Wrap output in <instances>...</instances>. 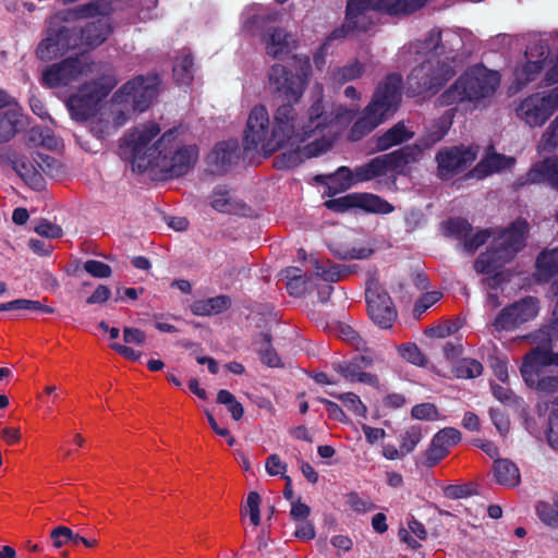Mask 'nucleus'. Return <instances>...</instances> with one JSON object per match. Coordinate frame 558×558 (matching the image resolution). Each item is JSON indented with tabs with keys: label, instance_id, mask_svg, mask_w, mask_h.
<instances>
[{
	"label": "nucleus",
	"instance_id": "nucleus-1",
	"mask_svg": "<svg viewBox=\"0 0 558 558\" xmlns=\"http://www.w3.org/2000/svg\"><path fill=\"white\" fill-rule=\"evenodd\" d=\"M342 107H327V109ZM277 107L270 122L266 107H254L251 111L243 136L246 151L269 156L279 149L275 159L277 168H293L305 159L316 157L330 147L331 137L350 120L347 114L326 107Z\"/></svg>",
	"mask_w": 558,
	"mask_h": 558
},
{
	"label": "nucleus",
	"instance_id": "nucleus-2",
	"mask_svg": "<svg viewBox=\"0 0 558 558\" xmlns=\"http://www.w3.org/2000/svg\"><path fill=\"white\" fill-rule=\"evenodd\" d=\"M119 154L138 172L151 170L181 177L195 165L198 149L186 144L177 129L161 133L157 122L148 121L133 126L123 135Z\"/></svg>",
	"mask_w": 558,
	"mask_h": 558
},
{
	"label": "nucleus",
	"instance_id": "nucleus-3",
	"mask_svg": "<svg viewBox=\"0 0 558 558\" xmlns=\"http://www.w3.org/2000/svg\"><path fill=\"white\" fill-rule=\"evenodd\" d=\"M440 39L441 32L434 28L423 43L409 47V52L414 50L416 54H430L426 61L414 68L408 76L407 93L409 95L425 98L428 94H436L454 75L452 66L438 59V56L445 50L444 46L440 45Z\"/></svg>",
	"mask_w": 558,
	"mask_h": 558
},
{
	"label": "nucleus",
	"instance_id": "nucleus-4",
	"mask_svg": "<svg viewBox=\"0 0 558 558\" xmlns=\"http://www.w3.org/2000/svg\"><path fill=\"white\" fill-rule=\"evenodd\" d=\"M527 228L525 220L518 219L502 230L494 238L489 248L477 257L474 263L475 270L490 275L502 268L524 246Z\"/></svg>",
	"mask_w": 558,
	"mask_h": 558
},
{
	"label": "nucleus",
	"instance_id": "nucleus-5",
	"mask_svg": "<svg viewBox=\"0 0 558 558\" xmlns=\"http://www.w3.org/2000/svg\"><path fill=\"white\" fill-rule=\"evenodd\" d=\"M553 293L557 296V303L553 312L554 319L533 335V340L537 347L524 355L520 368L524 381L539 376L542 369L546 366H558V353L550 349L553 341L558 340V284Z\"/></svg>",
	"mask_w": 558,
	"mask_h": 558
},
{
	"label": "nucleus",
	"instance_id": "nucleus-6",
	"mask_svg": "<svg viewBox=\"0 0 558 558\" xmlns=\"http://www.w3.org/2000/svg\"><path fill=\"white\" fill-rule=\"evenodd\" d=\"M311 71L308 57L294 56L292 70L279 63L270 68L269 88L278 98L288 102H296L305 90Z\"/></svg>",
	"mask_w": 558,
	"mask_h": 558
},
{
	"label": "nucleus",
	"instance_id": "nucleus-7",
	"mask_svg": "<svg viewBox=\"0 0 558 558\" xmlns=\"http://www.w3.org/2000/svg\"><path fill=\"white\" fill-rule=\"evenodd\" d=\"M499 74L484 66L468 70L445 94V105H460L474 101L493 94L499 85Z\"/></svg>",
	"mask_w": 558,
	"mask_h": 558
},
{
	"label": "nucleus",
	"instance_id": "nucleus-8",
	"mask_svg": "<svg viewBox=\"0 0 558 558\" xmlns=\"http://www.w3.org/2000/svg\"><path fill=\"white\" fill-rule=\"evenodd\" d=\"M70 117L85 123L97 137L102 138L124 125L130 110L121 107H66Z\"/></svg>",
	"mask_w": 558,
	"mask_h": 558
},
{
	"label": "nucleus",
	"instance_id": "nucleus-9",
	"mask_svg": "<svg viewBox=\"0 0 558 558\" xmlns=\"http://www.w3.org/2000/svg\"><path fill=\"white\" fill-rule=\"evenodd\" d=\"M326 111H330L331 109H325ZM333 111L341 112V114H348L350 117L349 122L341 129L339 132H337L332 137L330 145L332 144L333 140L340 132L347 128L352 121L355 116L356 120L354 121L349 138L351 141H359L363 138L365 135L371 133L375 128H377L379 124L388 120L393 113L395 110H392V107H364L362 111H360L357 114L353 112L348 107H342L341 109H332Z\"/></svg>",
	"mask_w": 558,
	"mask_h": 558
},
{
	"label": "nucleus",
	"instance_id": "nucleus-10",
	"mask_svg": "<svg viewBox=\"0 0 558 558\" xmlns=\"http://www.w3.org/2000/svg\"><path fill=\"white\" fill-rule=\"evenodd\" d=\"M377 1L374 0H349L347 4L345 23L335 29L329 39H338L349 36L353 32H365L374 23V15Z\"/></svg>",
	"mask_w": 558,
	"mask_h": 558
},
{
	"label": "nucleus",
	"instance_id": "nucleus-11",
	"mask_svg": "<svg viewBox=\"0 0 558 558\" xmlns=\"http://www.w3.org/2000/svg\"><path fill=\"white\" fill-rule=\"evenodd\" d=\"M160 92L157 75L137 76L126 82L113 96L114 105H145L153 101Z\"/></svg>",
	"mask_w": 558,
	"mask_h": 558
},
{
	"label": "nucleus",
	"instance_id": "nucleus-12",
	"mask_svg": "<svg viewBox=\"0 0 558 558\" xmlns=\"http://www.w3.org/2000/svg\"><path fill=\"white\" fill-rule=\"evenodd\" d=\"M76 47H78V33L76 28L65 26L50 27L46 37L39 43L36 56L43 61H49L63 56L70 49Z\"/></svg>",
	"mask_w": 558,
	"mask_h": 558
},
{
	"label": "nucleus",
	"instance_id": "nucleus-13",
	"mask_svg": "<svg viewBox=\"0 0 558 558\" xmlns=\"http://www.w3.org/2000/svg\"><path fill=\"white\" fill-rule=\"evenodd\" d=\"M365 295L371 319L380 328H390L397 318V312L388 293L372 279L366 284Z\"/></svg>",
	"mask_w": 558,
	"mask_h": 558
},
{
	"label": "nucleus",
	"instance_id": "nucleus-14",
	"mask_svg": "<svg viewBox=\"0 0 558 558\" xmlns=\"http://www.w3.org/2000/svg\"><path fill=\"white\" fill-rule=\"evenodd\" d=\"M539 311V303L536 298L526 296L501 310L494 320L496 330H514L520 325L534 319Z\"/></svg>",
	"mask_w": 558,
	"mask_h": 558
},
{
	"label": "nucleus",
	"instance_id": "nucleus-15",
	"mask_svg": "<svg viewBox=\"0 0 558 558\" xmlns=\"http://www.w3.org/2000/svg\"><path fill=\"white\" fill-rule=\"evenodd\" d=\"M87 71L88 63L83 57H70L47 66L43 72L41 83L50 88L66 86Z\"/></svg>",
	"mask_w": 558,
	"mask_h": 558
},
{
	"label": "nucleus",
	"instance_id": "nucleus-16",
	"mask_svg": "<svg viewBox=\"0 0 558 558\" xmlns=\"http://www.w3.org/2000/svg\"><path fill=\"white\" fill-rule=\"evenodd\" d=\"M476 158V153L471 147H450L441 149L436 155L438 174L448 180L468 169Z\"/></svg>",
	"mask_w": 558,
	"mask_h": 558
},
{
	"label": "nucleus",
	"instance_id": "nucleus-17",
	"mask_svg": "<svg viewBox=\"0 0 558 558\" xmlns=\"http://www.w3.org/2000/svg\"><path fill=\"white\" fill-rule=\"evenodd\" d=\"M423 146L420 143L408 145L392 153L384 154L383 158L387 175H405L410 166L417 162L423 154Z\"/></svg>",
	"mask_w": 558,
	"mask_h": 558
},
{
	"label": "nucleus",
	"instance_id": "nucleus-18",
	"mask_svg": "<svg viewBox=\"0 0 558 558\" xmlns=\"http://www.w3.org/2000/svg\"><path fill=\"white\" fill-rule=\"evenodd\" d=\"M461 440V433L453 427H446L436 433L432 439V444L425 453L426 463L435 465L441 461L448 453L450 448Z\"/></svg>",
	"mask_w": 558,
	"mask_h": 558
},
{
	"label": "nucleus",
	"instance_id": "nucleus-19",
	"mask_svg": "<svg viewBox=\"0 0 558 558\" xmlns=\"http://www.w3.org/2000/svg\"><path fill=\"white\" fill-rule=\"evenodd\" d=\"M266 53L280 59L296 48V38L292 33L280 27H270L263 37Z\"/></svg>",
	"mask_w": 558,
	"mask_h": 558
},
{
	"label": "nucleus",
	"instance_id": "nucleus-20",
	"mask_svg": "<svg viewBox=\"0 0 558 558\" xmlns=\"http://www.w3.org/2000/svg\"><path fill=\"white\" fill-rule=\"evenodd\" d=\"M116 84L117 81L111 76L104 77L101 81L84 84L72 97L69 105H73L74 101L77 105H99V102L109 95Z\"/></svg>",
	"mask_w": 558,
	"mask_h": 558
},
{
	"label": "nucleus",
	"instance_id": "nucleus-21",
	"mask_svg": "<svg viewBox=\"0 0 558 558\" xmlns=\"http://www.w3.org/2000/svg\"><path fill=\"white\" fill-rule=\"evenodd\" d=\"M526 183H547L553 187H558V155L535 163L524 180H518L515 185L521 186Z\"/></svg>",
	"mask_w": 558,
	"mask_h": 558
},
{
	"label": "nucleus",
	"instance_id": "nucleus-22",
	"mask_svg": "<svg viewBox=\"0 0 558 558\" xmlns=\"http://www.w3.org/2000/svg\"><path fill=\"white\" fill-rule=\"evenodd\" d=\"M534 52L538 53L541 58L535 61L529 60L523 66L517 69L514 72V77L518 84L517 88L534 81L544 66L548 56V49L543 45L530 47L526 51V57L534 56Z\"/></svg>",
	"mask_w": 558,
	"mask_h": 558
},
{
	"label": "nucleus",
	"instance_id": "nucleus-23",
	"mask_svg": "<svg viewBox=\"0 0 558 558\" xmlns=\"http://www.w3.org/2000/svg\"><path fill=\"white\" fill-rule=\"evenodd\" d=\"M109 17L102 16L97 21L87 23L78 33V46L90 48L101 45L111 33Z\"/></svg>",
	"mask_w": 558,
	"mask_h": 558
},
{
	"label": "nucleus",
	"instance_id": "nucleus-24",
	"mask_svg": "<svg viewBox=\"0 0 558 558\" xmlns=\"http://www.w3.org/2000/svg\"><path fill=\"white\" fill-rule=\"evenodd\" d=\"M401 76L390 74L380 82L369 105H398L401 100Z\"/></svg>",
	"mask_w": 558,
	"mask_h": 558
},
{
	"label": "nucleus",
	"instance_id": "nucleus-25",
	"mask_svg": "<svg viewBox=\"0 0 558 558\" xmlns=\"http://www.w3.org/2000/svg\"><path fill=\"white\" fill-rule=\"evenodd\" d=\"M515 159L495 151L487 153L481 162L471 171V175L477 179L510 169L514 166Z\"/></svg>",
	"mask_w": 558,
	"mask_h": 558
},
{
	"label": "nucleus",
	"instance_id": "nucleus-26",
	"mask_svg": "<svg viewBox=\"0 0 558 558\" xmlns=\"http://www.w3.org/2000/svg\"><path fill=\"white\" fill-rule=\"evenodd\" d=\"M340 173H345L350 179L353 178L355 181H359V183L367 182L379 177H387L383 155L371 159L364 165L355 167L354 170L342 167Z\"/></svg>",
	"mask_w": 558,
	"mask_h": 558
},
{
	"label": "nucleus",
	"instance_id": "nucleus-27",
	"mask_svg": "<svg viewBox=\"0 0 558 558\" xmlns=\"http://www.w3.org/2000/svg\"><path fill=\"white\" fill-rule=\"evenodd\" d=\"M29 125V118L14 108L0 116V143L9 142Z\"/></svg>",
	"mask_w": 558,
	"mask_h": 558
},
{
	"label": "nucleus",
	"instance_id": "nucleus-28",
	"mask_svg": "<svg viewBox=\"0 0 558 558\" xmlns=\"http://www.w3.org/2000/svg\"><path fill=\"white\" fill-rule=\"evenodd\" d=\"M239 144L234 140L218 143L208 155V162L216 167L217 172H223L238 158Z\"/></svg>",
	"mask_w": 558,
	"mask_h": 558
},
{
	"label": "nucleus",
	"instance_id": "nucleus-29",
	"mask_svg": "<svg viewBox=\"0 0 558 558\" xmlns=\"http://www.w3.org/2000/svg\"><path fill=\"white\" fill-rule=\"evenodd\" d=\"M2 157L12 166L13 170L27 183L39 185L41 175L38 173L35 162L20 157L15 150H7Z\"/></svg>",
	"mask_w": 558,
	"mask_h": 558
},
{
	"label": "nucleus",
	"instance_id": "nucleus-30",
	"mask_svg": "<svg viewBox=\"0 0 558 558\" xmlns=\"http://www.w3.org/2000/svg\"><path fill=\"white\" fill-rule=\"evenodd\" d=\"M24 145L28 149L43 147L56 150L60 146V140L48 128L32 126L24 136Z\"/></svg>",
	"mask_w": 558,
	"mask_h": 558
},
{
	"label": "nucleus",
	"instance_id": "nucleus-31",
	"mask_svg": "<svg viewBox=\"0 0 558 558\" xmlns=\"http://www.w3.org/2000/svg\"><path fill=\"white\" fill-rule=\"evenodd\" d=\"M414 134V131L409 129L404 122H398L376 138V149L379 151L388 150L393 146L410 141Z\"/></svg>",
	"mask_w": 558,
	"mask_h": 558
},
{
	"label": "nucleus",
	"instance_id": "nucleus-32",
	"mask_svg": "<svg viewBox=\"0 0 558 558\" xmlns=\"http://www.w3.org/2000/svg\"><path fill=\"white\" fill-rule=\"evenodd\" d=\"M496 482L506 487H515L520 483L518 466L508 459H496L493 466Z\"/></svg>",
	"mask_w": 558,
	"mask_h": 558
},
{
	"label": "nucleus",
	"instance_id": "nucleus-33",
	"mask_svg": "<svg viewBox=\"0 0 558 558\" xmlns=\"http://www.w3.org/2000/svg\"><path fill=\"white\" fill-rule=\"evenodd\" d=\"M231 305V300L227 295H218L207 300L193 302L191 311L197 316L217 315L227 311Z\"/></svg>",
	"mask_w": 558,
	"mask_h": 558
},
{
	"label": "nucleus",
	"instance_id": "nucleus-34",
	"mask_svg": "<svg viewBox=\"0 0 558 558\" xmlns=\"http://www.w3.org/2000/svg\"><path fill=\"white\" fill-rule=\"evenodd\" d=\"M308 263L314 269L315 276L324 281L337 282L347 276V270L344 268L331 263L329 259L311 257Z\"/></svg>",
	"mask_w": 558,
	"mask_h": 558
},
{
	"label": "nucleus",
	"instance_id": "nucleus-35",
	"mask_svg": "<svg viewBox=\"0 0 558 558\" xmlns=\"http://www.w3.org/2000/svg\"><path fill=\"white\" fill-rule=\"evenodd\" d=\"M355 208L384 215L390 214L395 209L390 203L372 193H355Z\"/></svg>",
	"mask_w": 558,
	"mask_h": 558
},
{
	"label": "nucleus",
	"instance_id": "nucleus-36",
	"mask_svg": "<svg viewBox=\"0 0 558 558\" xmlns=\"http://www.w3.org/2000/svg\"><path fill=\"white\" fill-rule=\"evenodd\" d=\"M427 0H378L377 8L390 15L410 14L426 3Z\"/></svg>",
	"mask_w": 558,
	"mask_h": 558
},
{
	"label": "nucleus",
	"instance_id": "nucleus-37",
	"mask_svg": "<svg viewBox=\"0 0 558 558\" xmlns=\"http://www.w3.org/2000/svg\"><path fill=\"white\" fill-rule=\"evenodd\" d=\"M558 272V247L543 251L536 259V277L547 281Z\"/></svg>",
	"mask_w": 558,
	"mask_h": 558
},
{
	"label": "nucleus",
	"instance_id": "nucleus-38",
	"mask_svg": "<svg viewBox=\"0 0 558 558\" xmlns=\"http://www.w3.org/2000/svg\"><path fill=\"white\" fill-rule=\"evenodd\" d=\"M280 276L286 281L287 290L291 295L301 296L306 292L308 279L303 276L300 268L287 267L281 270Z\"/></svg>",
	"mask_w": 558,
	"mask_h": 558
},
{
	"label": "nucleus",
	"instance_id": "nucleus-39",
	"mask_svg": "<svg viewBox=\"0 0 558 558\" xmlns=\"http://www.w3.org/2000/svg\"><path fill=\"white\" fill-rule=\"evenodd\" d=\"M173 77L178 84L189 85L194 77V62L190 52L182 51L173 65Z\"/></svg>",
	"mask_w": 558,
	"mask_h": 558
},
{
	"label": "nucleus",
	"instance_id": "nucleus-40",
	"mask_svg": "<svg viewBox=\"0 0 558 558\" xmlns=\"http://www.w3.org/2000/svg\"><path fill=\"white\" fill-rule=\"evenodd\" d=\"M554 107H518L517 116L524 119L530 126L544 124L553 114Z\"/></svg>",
	"mask_w": 558,
	"mask_h": 558
},
{
	"label": "nucleus",
	"instance_id": "nucleus-41",
	"mask_svg": "<svg viewBox=\"0 0 558 558\" xmlns=\"http://www.w3.org/2000/svg\"><path fill=\"white\" fill-rule=\"evenodd\" d=\"M526 385L544 396H556L558 403V375L536 376L525 380Z\"/></svg>",
	"mask_w": 558,
	"mask_h": 558
},
{
	"label": "nucleus",
	"instance_id": "nucleus-42",
	"mask_svg": "<svg viewBox=\"0 0 558 558\" xmlns=\"http://www.w3.org/2000/svg\"><path fill=\"white\" fill-rule=\"evenodd\" d=\"M422 425L414 424L404 429L400 436V450L403 454L412 452L423 438Z\"/></svg>",
	"mask_w": 558,
	"mask_h": 558
},
{
	"label": "nucleus",
	"instance_id": "nucleus-43",
	"mask_svg": "<svg viewBox=\"0 0 558 558\" xmlns=\"http://www.w3.org/2000/svg\"><path fill=\"white\" fill-rule=\"evenodd\" d=\"M482 372L483 365L474 359H461L453 365V373L458 378H475L478 377Z\"/></svg>",
	"mask_w": 558,
	"mask_h": 558
},
{
	"label": "nucleus",
	"instance_id": "nucleus-44",
	"mask_svg": "<svg viewBox=\"0 0 558 558\" xmlns=\"http://www.w3.org/2000/svg\"><path fill=\"white\" fill-rule=\"evenodd\" d=\"M452 113H447L434 124L438 129V133H427L418 141L424 149L432 147L447 134L452 124Z\"/></svg>",
	"mask_w": 558,
	"mask_h": 558
},
{
	"label": "nucleus",
	"instance_id": "nucleus-45",
	"mask_svg": "<svg viewBox=\"0 0 558 558\" xmlns=\"http://www.w3.org/2000/svg\"><path fill=\"white\" fill-rule=\"evenodd\" d=\"M217 402L227 407L233 420L239 421L244 414L243 405L228 390L221 389L217 395Z\"/></svg>",
	"mask_w": 558,
	"mask_h": 558
},
{
	"label": "nucleus",
	"instance_id": "nucleus-46",
	"mask_svg": "<svg viewBox=\"0 0 558 558\" xmlns=\"http://www.w3.org/2000/svg\"><path fill=\"white\" fill-rule=\"evenodd\" d=\"M330 396L342 401L344 407L351 411L354 415L365 417L367 413L366 405L361 401L360 397L353 392L345 393H330Z\"/></svg>",
	"mask_w": 558,
	"mask_h": 558
},
{
	"label": "nucleus",
	"instance_id": "nucleus-47",
	"mask_svg": "<svg viewBox=\"0 0 558 558\" xmlns=\"http://www.w3.org/2000/svg\"><path fill=\"white\" fill-rule=\"evenodd\" d=\"M9 307H11V311H33L40 312L44 314L54 313L53 307L45 305L37 300L16 299L9 302Z\"/></svg>",
	"mask_w": 558,
	"mask_h": 558
},
{
	"label": "nucleus",
	"instance_id": "nucleus-48",
	"mask_svg": "<svg viewBox=\"0 0 558 558\" xmlns=\"http://www.w3.org/2000/svg\"><path fill=\"white\" fill-rule=\"evenodd\" d=\"M444 228L448 235H453L457 239L465 241V238L470 235L472 231L471 225L462 218L449 219Z\"/></svg>",
	"mask_w": 558,
	"mask_h": 558
},
{
	"label": "nucleus",
	"instance_id": "nucleus-49",
	"mask_svg": "<svg viewBox=\"0 0 558 558\" xmlns=\"http://www.w3.org/2000/svg\"><path fill=\"white\" fill-rule=\"evenodd\" d=\"M536 513L542 522L549 526H558V502H539Z\"/></svg>",
	"mask_w": 558,
	"mask_h": 558
},
{
	"label": "nucleus",
	"instance_id": "nucleus-50",
	"mask_svg": "<svg viewBox=\"0 0 558 558\" xmlns=\"http://www.w3.org/2000/svg\"><path fill=\"white\" fill-rule=\"evenodd\" d=\"M211 207L220 213L231 214L235 209L232 198L229 197L228 191L217 189L211 196Z\"/></svg>",
	"mask_w": 558,
	"mask_h": 558
},
{
	"label": "nucleus",
	"instance_id": "nucleus-51",
	"mask_svg": "<svg viewBox=\"0 0 558 558\" xmlns=\"http://www.w3.org/2000/svg\"><path fill=\"white\" fill-rule=\"evenodd\" d=\"M411 415L415 420L420 421H438L440 414L435 404L425 402L416 404L411 410Z\"/></svg>",
	"mask_w": 558,
	"mask_h": 558
},
{
	"label": "nucleus",
	"instance_id": "nucleus-52",
	"mask_svg": "<svg viewBox=\"0 0 558 558\" xmlns=\"http://www.w3.org/2000/svg\"><path fill=\"white\" fill-rule=\"evenodd\" d=\"M34 162L36 168L38 169V173L40 172L47 175H54L59 169V162L57 159L49 155H45L41 153H37L36 157H34Z\"/></svg>",
	"mask_w": 558,
	"mask_h": 558
},
{
	"label": "nucleus",
	"instance_id": "nucleus-53",
	"mask_svg": "<svg viewBox=\"0 0 558 558\" xmlns=\"http://www.w3.org/2000/svg\"><path fill=\"white\" fill-rule=\"evenodd\" d=\"M399 354L408 362L422 366L425 364V356L414 343H405L399 347Z\"/></svg>",
	"mask_w": 558,
	"mask_h": 558
},
{
	"label": "nucleus",
	"instance_id": "nucleus-54",
	"mask_svg": "<svg viewBox=\"0 0 558 558\" xmlns=\"http://www.w3.org/2000/svg\"><path fill=\"white\" fill-rule=\"evenodd\" d=\"M264 338V347L259 349V355L263 363L270 367L280 366V357L277 352L270 347V336L268 333H263Z\"/></svg>",
	"mask_w": 558,
	"mask_h": 558
},
{
	"label": "nucleus",
	"instance_id": "nucleus-55",
	"mask_svg": "<svg viewBox=\"0 0 558 558\" xmlns=\"http://www.w3.org/2000/svg\"><path fill=\"white\" fill-rule=\"evenodd\" d=\"M325 206L328 209L343 213L349 209L355 208V193H351L338 198H332L325 202Z\"/></svg>",
	"mask_w": 558,
	"mask_h": 558
},
{
	"label": "nucleus",
	"instance_id": "nucleus-56",
	"mask_svg": "<svg viewBox=\"0 0 558 558\" xmlns=\"http://www.w3.org/2000/svg\"><path fill=\"white\" fill-rule=\"evenodd\" d=\"M84 269L95 278H108L112 272L109 265L96 259H89L85 262Z\"/></svg>",
	"mask_w": 558,
	"mask_h": 558
},
{
	"label": "nucleus",
	"instance_id": "nucleus-57",
	"mask_svg": "<svg viewBox=\"0 0 558 558\" xmlns=\"http://www.w3.org/2000/svg\"><path fill=\"white\" fill-rule=\"evenodd\" d=\"M259 505L260 496L256 492H251L247 495L244 510L245 512H248L250 520L254 525H258L260 523Z\"/></svg>",
	"mask_w": 558,
	"mask_h": 558
},
{
	"label": "nucleus",
	"instance_id": "nucleus-58",
	"mask_svg": "<svg viewBox=\"0 0 558 558\" xmlns=\"http://www.w3.org/2000/svg\"><path fill=\"white\" fill-rule=\"evenodd\" d=\"M364 66L359 61H354L343 68H340L336 72V77L342 81H352L360 77L363 74Z\"/></svg>",
	"mask_w": 558,
	"mask_h": 558
},
{
	"label": "nucleus",
	"instance_id": "nucleus-59",
	"mask_svg": "<svg viewBox=\"0 0 558 558\" xmlns=\"http://www.w3.org/2000/svg\"><path fill=\"white\" fill-rule=\"evenodd\" d=\"M50 537L53 546L60 548L68 543H73L74 532L61 525L51 531Z\"/></svg>",
	"mask_w": 558,
	"mask_h": 558
},
{
	"label": "nucleus",
	"instance_id": "nucleus-60",
	"mask_svg": "<svg viewBox=\"0 0 558 558\" xmlns=\"http://www.w3.org/2000/svg\"><path fill=\"white\" fill-rule=\"evenodd\" d=\"M490 236V232L488 230H482L476 232L473 235H469L465 238V241L463 243L464 250L473 253L475 252L480 246H482Z\"/></svg>",
	"mask_w": 558,
	"mask_h": 558
},
{
	"label": "nucleus",
	"instance_id": "nucleus-61",
	"mask_svg": "<svg viewBox=\"0 0 558 558\" xmlns=\"http://www.w3.org/2000/svg\"><path fill=\"white\" fill-rule=\"evenodd\" d=\"M265 468H266L267 473L271 476H275V475H281L282 477L287 476L286 475L287 464L284 462H282L280 457L276 453H272L267 458Z\"/></svg>",
	"mask_w": 558,
	"mask_h": 558
},
{
	"label": "nucleus",
	"instance_id": "nucleus-62",
	"mask_svg": "<svg viewBox=\"0 0 558 558\" xmlns=\"http://www.w3.org/2000/svg\"><path fill=\"white\" fill-rule=\"evenodd\" d=\"M348 505L352 510L361 513L371 511L374 508V505L368 499L361 497L356 493L348 495Z\"/></svg>",
	"mask_w": 558,
	"mask_h": 558
},
{
	"label": "nucleus",
	"instance_id": "nucleus-63",
	"mask_svg": "<svg viewBox=\"0 0 558 558\" xmlns=\"http://www.w3.org/2000/svg\"><path fill=\"white\" fill-rule=\"evenodd\" d=\"M333 368L345 379L349 381H356L357 376L360 374V368L352 363H335Z\"/></svg>",
	"mask_w": 558,
	"mask_h": 558
},
{
	"label": "nucleus",
	"instance_id": "nucleus-64",
	"mask_svg": "<svg viewBox=\"0 0 558 558\" xmlns=\"http://www.w3.org/2000/svg\"><path fill=\"white\" fill-rule=\"evenodd\" d=\"M547 439L551 448L558 449V411L549 416Z\"/></svg>",
	"mask_w": 558,
	"mask_h": 558
}]
</instances>
